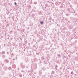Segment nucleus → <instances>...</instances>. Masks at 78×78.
<instances>
[{
    "mask_svg": "<svg viewBox=\"0 0 78 78\" xmlns=\"http://www.w3.org/2000/svg\"><path fill=\"white\" fill-rule=\"evenodd\" d=\"M4 66V64H2V66Z\"/></svg>",
    "mask_w": 78,
    "mask_h": 78,
    "instance_id": "obj_29",
    "label": "nucleus"
},
{
    "mask_svg": "<svg viewBox=\"0 0 78 78\" xmlns=\"http://www.w3.org/2000/svg\"><path fill=\"white\" fill-rule=\"evenodd\" d=\"M49 20H51V18H49Z\"/></svg>",
    "mask_w": 78,
    "mask_h": 78,
    "instance_id": "obj_21",
    "label": "nucleus"
},
{
    "mask_svg": "<svg viewBox=\"0 0 78 78\" xmlns=\"http://www.w3.org/2000/svg\"><path fill=\"white\" fill-rule=\"evenodd\" d=\"M31 73H32V71L31 70H29L27 71L28 74H29L30 76H31Z\"/></svg>",
    "mask_w": 78,
    "mask_h": 78,
    "instance_id": "obj_4",
    "label": "nucleus"
},
{
    "mask_svg": "<svg viewBox=\"0 0 78 78\" xmlns=\"http://www.w3.org/2000/svg\"><path fill=\"white\" fill-rule=\"evenodd\" d=\"M5 62H6V63H9V61L7 59H5Z\"/></svg>",
    "mask_w": 78,
    "mask_h": 78,
    "instance_id": "obj_6",
    "label": "nucleus"
},
{
    "mask_svg": "<svg viewBox=\"0 0 78 78\" xmlns=\"http://www.w3.org/2000/svg\"><path fill=\"white\" fill-rule=\"evenodd\" d=\"M11 56H14V54H13V53L12 54H11Z\"/></svg>",
    "mask_w": 78,
    "mask_h": 78,
    "instance_id": "obj_19",
    "label": "nucleus"
},
{
    "mask_svg": "<svg viewBox=\"0 0 78 78\" xmlns=\"http://www.w3.org/2000/svg\"><path fill=\"white\" fill-rule=\"evenodd\" d=\"M19 76H20V77H22V75H21V74H20Z\"/></svg>",
    "mask_w": 78,
    "mask_h": 78,
    "instance_id": "obj_18",
    "label": "nucleus"
},
{
    "mask_svg": "<svg viewBox=\"0 0 78 78\" xmlns=\"http://www.w3.org/2000/svg\"><path fill=\"white\" fill-rule=\"evenodd\" d=\"M50 22H51V21H50Z\"/></svg>",
    "mask_w": 78,
    "mask_h": 78,
    "instance_id": "obj_38",
    "label": "nucleus"
},
{
    "mask_svg": "<svg viewBox=\"0 0 78 78\" xmlns=\"http://www.w3.org/2000/svg\"><path fill=\"white\" fill-rule=\"evenodd\" d=\"M34 61H35V62H36L37 61V58H34Z\"/></svg>",
    "mask_w": 78,
    "mask_h": 78,
    "instance_id": "obj_8",
    "label": "nucleus"
},
{
    "mask_svg": "<svg viewBox=\"0 0 78 78\" xmlns=\"http://www.w3.org/2000/svg\"><path fill=\"white\" fill-rule=\"evenodd\" d=\"M45 6H48V5H47V4H46L45 5Z\"/></svg>",
    "mask_w": 78,
    "mask_h": 78,
    "instance_id": "obj_23",
    "label": "nucleus"
},
{
    "mask_svg": "<svg viewBox=\"0 0 78 78\" xmlns=\"http://www.w3.org/2000/svg\"><path fill=\"white\" fill-rule=\"evenodd\" d=\"M2 57L3 58H5V55H2Z\"/></svg>",
    "mask_w": 78,
    "mask_h": 78,
    "instance_id": "obj_14",
    "label": "nucleus"
},
{
    "mask_svg": "<svg viewBox=\"0 0 78 78\" xmlns=\"http://www.w3.org/2000/svg\"><path fill=\"white\" fill-rule=\"evenodd\" d=\"M68 56H70V55H69Z\"/></svg>",
    "mask_w": 78,
    "mask_h": 78,
    "instance_id": "obj_37",
    "label": "nucleus"
},
{
    "mask_svg": "<svg viewBox=\"0 0 78 78\" xmlns=\"http://www.w3.org/2000/svg\"><path fill=\"white\" fill-rule=\"evenodd\" d=\"M9 70H11V67H9Z\"/></svg>",
    "mask_w": 78,
    "mask_h": 78,
    "instance_id": "obj_16",
    "label": "nucleus"
},
{
    "mask_svg": "<svg viewBox=\"0 0 78 78\" xmlns=\"http://www.w3.org/2000/svg\"><path fill=\"white\" fill-rule=\"evenodd\" d=\"M5 72L3 71H2L1 72V75H4L5 74Z\"/></svg>",
    "mask_w": 78,
    "mask_h": 78,
    "instance_id": "obj_5",
    "label": "nucleus"
},
{
    "mask_svg": "<svg viewBox=\"0 0 78 78\" xmlns=\"http://www.w3.org/2000/svg\"><path fill=\"white\" fill-rule=\"evenodd\" d=\"M14 5H17V3H16V2H15Z\"/></svg>",
    "mask_w": 78,
    "mask_h": 78,
    "instance_id": "obj_20",
    "label": "nucleus"
},
{
    "mask_svg": "<svg viewBox=\"0 0 78 78\" xmlns=\"http://www.w3.org/2000/svg\"><path fill=\"white\" fill-rule=\"evenodd\" d=\"M12 66H13V65H12Z\"/></svg>",
    "mask_w": 78,
    "mask_h": 78,
    "instance_id": "obj_41",
    "label": "nucleus"
},
{
    "mask_svg": "<svg viewBox=\"0 0 78 78\" xmlns=\"http://www.w3.org/2000/svg\"><path fill=\"white\" fill-rule=\"evenodd\" d=\"M34 4H35V5H36L37 4V2H34Z\"/></svg>",
    "mask_w": 78,
    "mask_h": 78,
    "instance_id": "obj_22",
    "label": "nucleus"
},
{
    "mask_svg": "<svg viewBox=\"0 0 78 78\" xmlns=\"http://www.w3.org/2000/svg\"><path fill=\"white\" fill-rule=\"evenodd\" d=\"M20 66H21V67H22V69H24V68H25V65H23V63H21L20 64Z\"/></svg>",
    "mask_w": 78,
    "mask_h": 78,
    "instance_id": "obj_3",
    "label": "nucleus"
},
{
    "mask_svg": "<svg viewBox=\"0 0 78 78\" xmlns=\"http://www.w3.org/2000/svg\"><path fill=\"white\" fill-rule=\"evenodd\" d=\"M43 70H45V69H46V68H45V67H43L42 69Z\"/></svg>",
    "mask_w": 78,
    "mask_h": 78,
    "instance_id": "obj_10",
    "label": "nucleus"
},
{
    "mask_svg": "<svg viewBox=\"0 0 78 78\" xmlns=\"http://www.w3.org/2000/svg\"><path fill=\"white\" fill-rule=\"evenodd\" d=\"M9 19H10V17H9Z\"/></svg>",
    "mask_w": 78,
    "mask_h": 78,
    "instance_id": "obj_33",
    "label": "nucleus"
},
{
    "mask_svg": "<svg viewBox=\"0 0 78 78\" xmlns=\"http://www.w3.org/2000/svg\"><path fill=\"white\" fill-rule=\"evenodd\" d=\"M2 53L3 55L5 53V51H2Z\"/></svg>",
    "mask_w": 78,
    "mask_h": 78,
    "instance_id": "obj_12",
    "label": "nucleus"
},
{
    "mask_svg": "<svg viewBox=\"0 0 78 78\" xmlns=\"http://www.w3.org/2000/svg\"><path fill=\"white\" fill-rule=\"evenodd\" d=\"M66 16H70V15H69V14H66Z\"/></svg>",
    "mask_w": 78,
    "mask_h": 78,
    "instance_id": "obj_17",
    "label": "nucleus"
},
{
    "mask_svg": "<svg viewBox=\"0 0 78 78\" xmlns=\"http://www.w3.org/2000/svg\"><path fill=\"white\" fill-rule=\"evenodd\" d=\"M10 32H11V33H12V31H10Z\"/></svg>",
    "mask_w": 78,
    "mask_h": 78,
    "instance_id": "obj_32",
    "label": "nucleus"
},
{
    "mask_svg": "<svg viewBox=\"0 0 78 78\" xmlns=\"http://www.w3.org/2000/svg\"><path fill=\"white\" fill-rule=\"evenodd\" d=\"M54 71H53L52 72V73H53V74H54Z\"/></svg>",
    "mask_w": 78,
    "mask_h": 78,
    "instance_id": "obj_24",
    "label": "nucleus"
},
{
    "mask_svg": "<svg viewBox=\"0 0 78 78\" xmlns=\"http://www.w3.org/2000/svg\"><path fill=\"white\" fill-rule=\"evenodd\" d=\"M34 73V74H35H35H36V72H35Z\"/></svg>",
    "mask_w": 78,
    "mask_h": 78,
    "instance_id": "obj_28",
    "label": "nucleus"
},
{
    "mask_svg": "<svg viewBox=\"0 0 78 78\" xmlns=\"http://www.w3.org/2000/svg\"><path fill=\"white\" fill-rule=\"evenodd\" d=\"M32 17H34V16H33V15H32Z\"/></svg>",
    "mask_w": 78,
    "mask_h": 78,
    "instance_id": "obj_27",
    "label": "nucleus"
},
{
    "mask_svg": "<svg viewBox=\"0 0 78 78\" xmlns=\"http://www.w3.org/2000/svg\"><path fill=\"white\" fill-rule=\"evenodd\" d=\"M58 68V65H56L55 66V68L56 70H57Z\"/></svg>",
    "mask_w": 78,
    "mask_h": 78,
    "instance_id": "obj_9",
    "label": "nucleus"
},
{
    "mask_svg": "<svg viewBox=\"0 0 78 78\" xmlns=\"http://www.w3.org/2000/svg\"><path fill=\"white\" fill-rule=\"evenodd\" d=\"M68 10L69 12L70 13H73L75 12V11L73 10V9L72 8H71L70 9H68Z\"/></svg>",
    "mask_w": 78,
    "mask_h": 78,
    "instance_id": "obj_2",
    "label": "nucleus"
},
{
    "mask_svg": "<svg viewBox=\"0 0 78 78\" xmlns=\"http://www.w3.org/2000/svg\"><path fill=\"white\" fill-rule=\"evenodd\" d=\"M5 44H4V46H5Z\"/></svg>",
    "mask_w": 78,
    "mask_h": 78,
    "instance_id": "obj_36",
    "label": "nucleus"
},
{
    "mask_svg": "<svg viewBox=\"0 0 78 78\" xmlns=\"http://www.w3.org/2000/svg\"><path fill=\"white\" fill-rule=\"evenodd\" d=\"M7 55H8V54H9V52H7Z\"/></svg>",
    "mask_w": 78,
    "mask_h": 78,
    "instance_id": "obj_25",
    "label": "nucleus"
},
{
    "mask_svg": "<svg viewBox=\"0 0 78 78\" xmlns=\"http://www.w3.org/2000/svg\"><path fill=\"white\" fill-rule=\"evenodd\" d=\"M24 30H23V31L24 32Z\"/></svg>",
    "mask_w": 78,
    "mask_h": 78,
    "instance_id": "obj_34",
    "label": "nucleus"
},
{
    "mask_svg": "<svg viewBox=\"0 0 78 78\" xmlns=\"http://www.w3.org/2000/svg\"><path fill=\"white\" fill-rule=\"evenodd\" d=\"M58 57L59 58H61V55L59 54L58 55Z\"/></svg>",
    "mask_w": 78,
    "mask_h": 78,
    "instance_id": "obj_15",
    "label": "nucleus"
},
{
    "mask_svg": "<svg viewBox=\"0 0 78 78\" xmlns=\"http://www.w3.org/2000/svg\"><path fill=\"white\" fill-rule=\"evenodd\" d=\"M57 62H58V61H57Z\"/></svg>",
    "mask_w": 78,
    "mask_h": 78,
    "instance_id": "obj_40",
    "label": "nucleus"
},
{
    "mask_svg": "<svg viewBox=\"0 0 78 78\" xmlns=\"http://www.w3.org/2000/svg\"><path fill=\"white\" fill-rule=\"evenodd\" d=\"M26 67L27 68H28V66H26Z\"/></svg>",
    "mask_w": 78,
    "mask_h": 78,
    "instance_id": "obj_30",
    "label": "nucleus"
},
{
    "mask_svg": "<svg viewBox=\"0 0 78 78\" xmlns=\"http://www.w3.org/2000/svg\"><path fill=\"white\" fill-rule=\"evenodd\" d=\"M40 23L41 24H44V22L43 21H40Z\"/></svg>",
    "mask_w": 78,
    "mask_h": 78,
    "instance_id": "obj_13",
    "label": "nucleus"
},
{
    "mask_svg": "<svg viewBox=\"0 0 78 78\" xmlns=\"http://www.w3.org/2000/svg\"><path fill=\"white\" fill-rule=\"evenodd\" d=\"M37 64L35 63L32 64V65L31 66L32 68L34 69H37Z\"/></svg>",
    "mask_w": 78,
    "mask_h": 78,
    "instance_id": "obj_1",
    "label": "nucleus"
},
{
    "mask_svg": "<svg viewBox=\"0 0 78 78\" xmlns=\"http://www.w3.org/2000/svg\"><path fill=\"white\" fill-rule=\"evenodd\" d=\"M44 76H45V75H44Z\"/></svg>",
    "mask_w": 78,
    "mask_h": 78,
    "instance_id": "obj_39",
    "label": "nucleus"
},
{
    "mask_svg": "<svg viewBox=\"0 0 78 78\" xmlns=\"http://www.w3.org/2000/svg\"><path fill=\"white\" fill-rule=\"evenodd\" d=\"M13 60H15V59H14V58H13Z\"/></svg>",
    "mask_w": 78,
    "mask_h": 78,
    "instance_id": "obj_35",
    "label": "nucleus"
},
{
    "mask_svg": "<svg viewBox=\"0 0 78 78\" xmlns=\"http://www.w3.org/2000/svg\"><path fill=\"white\" fill-rule=\"evenodd\" d=\"M73 73V72H71V74H72Z\"/></svg>",
    "mask_w": 78,
    "mask_h": 78,
    "instance_id": "obj_31",
    "label": "nucleus"
},
{
    "mask_svg": "<svg viewBox=\"0 0 78 78\" xmlns=\"http://www.w3.org/2000/svg\"><path fill=\"white\" fill-rule=\"evenodd\" d=\"M38 14L39 15H41L42 14V13L41 12H38Z\"/></svg>",
    "mask_w": 78,
    "mask_h": 78,
    "instance_id": "obj_11",
    "label": "nucleus"
},
{
    "mask_svg": "<svg viewBox=\"0 0 78 78\" xmlns=\"http://www.w3.org/2000/svg\"><path fill=\"white\" fill-rule=\"evenodd\" d=\"M42 71L41 70H40L39 73V75H41V74H42Z\"/></svg>",
    "mask_w": 78,
    "mask_h": 78,
    "instance_id": "obj_7",
    "label": "nucleus"
},
{
    "mask_svg": "<svg viewBox=\"0 0 78 78\" xmlns=\"http://www.w3.org/2000/svg\"><path fill=\"white\" fill-rule=\"evenodd\" d=\"M0 70H2V68L0 67Z\"/></svg>",
    "mask_w": 78,
    "mask_h": 78,
    "instance_id": "obj_26",
    "label": "nucleus"
}]
</instances>
